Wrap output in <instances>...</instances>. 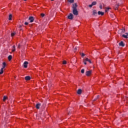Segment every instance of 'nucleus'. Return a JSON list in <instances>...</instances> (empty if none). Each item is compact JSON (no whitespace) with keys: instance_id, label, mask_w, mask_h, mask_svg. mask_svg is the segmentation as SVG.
Listing matches in <instances>:
<instances>
[{"instance_id":"obj_1","label":"nucleus","mask_w":128,"mask_h":128,"mask_svg":"<svg viewBox=\"0 0 128 128\" xmlns=\"http://www.w3.org/2000/svg\"><path fill=\"white\" fill-rule=\"evenodd\" d=\"M78 8V4L76 3L74 4H72V13L74 16L78 15V10L76 9Z\"/></svg>"},{"instance_id":"obj_2","label":"nucleus","mask_w":128,"mask_h":128,"mask_svg":"<svg viewBox=\"0 0 128 128\" xmlns=\"http://www.w3.org/2000/svg\"><path fill=\"white\" fill-rule=\"evenodd\" d=\"M28 20L30 21V22H33L34 20V17L33 16H30L29 18H28Z\"/></svg>"},{"instance_id":"obj_3","label":"nucleus","mask_w":128,"mask_h":128,"mask_svg":"<svg viewBox=\"0 0 128 128\" xmlns=\"http://www.w3.org/2000/svg\"><path fill=\"white\" fill-rule=\"evenodd\" d=\"M28 62H24L23 64L24 68H28Z\"/></svg>"},{"instance_id":"obj_4","label":"nucleus","mask_w":128,"mask_h":128,"mask_svg":"<svg viewBox=\"0 0 128 128\" xmlns=\"http://www.w3.org/2000/svg\"><path fill=\"white\" fill-rule=\"evenodd\" d=\"M68 18L70 20H72L74 18V15L70 14L68 16Z\"/></svg>"},{"instance_id":"obj_5","label":"nucleus","mask_w":128,"mask_h":128,"mask_svg":"<svg viewBox=\"0 0 128 128\" xmlns=\"http://www.w3.org/2000/svg\"><path fill=\"white\" fill-rule=\"evenodd\" d=\"M86 76H90V74H92V70L87 71V72H86Z\"/></svg>"},{"instance_id":"obj_6","label":"nucleus","mask_w":128,"mask_h":128,"mask_svg":"<svg viewBox=\"0 0 128 128\" xmlns=\"http://www.w3.org/2000/svg\"><path fill=\"white\" fill-rule=\"evenodd\" d=\"M124 32H125V29H124V28L118 31V33H119V34H123V33H124Z\"/></svg>"},{"instance_id":"obj_7","label":"nucleus","mask_w":128,"mask_h":128,"mask_svg":"<svg viewBox=\"0 0 128 128\" xmlns=\"http://www.w3.org/2000/svg\"><path fill=\"white\" fill-rule=\"evenodd\" d=\"M41 106V104H37L36 106V108L37 109H40V106Z\"/></svg>"},{"instance_id":"obj_8","label":"nucleus","mask_w":128,"mask_h":128,"mask_svg":"<svg viewBox=\"0 0 128 128\" xmlns=\"http://www.w3.org/2000/svg\"><path fill=\"white\" fill-rule=\"evenodd\" d=\"M98 14L101 15L102 16H104V12L99 11V12H98Z\"/></svg>"},{"instance_id":"obj_9","label":"nucleus","mask_w":128,"mask_h":128,"mask_svg":"<svg viewBox=\"0 0 128 128\" xmlns=\"http://www.w3.org/2000/svg\"><path fill=\"white\" fill-rule=\"evenodd\" d=\"M119 46H121L122 47H124V43L122 42H120V43H119Z\"/></svg>"},{"instance_id":"obj_10","label":"nucleus","mask_w":128,"mask_h":128,"mask_svg":"<svg viewBox=\"0 0 128 128\" xmlns=\"http://www.w3.org/2000/svg\"><path fill=\"white\" fill-rule=\"evenodd\" d=\"M31 78L30 77V76H26L25 77V80H30Z\"/></svg>"},{"instance_id":"obj_11","label":"nucleus","mask_w":128,"mask_h":128,"mask_svg":"<svg viewBox=\"0 0 128 128\" xmlns=\"http://www.w3.org/2000/svg\"><path fill=\"white\" fill-rule=\"evenodd\" d=\"M84 61H85V62H89L90 64H92V61H90V60H89V59L88 58L84 59Z\"/></svg>"},{"instance_id":"obj_12","label":"nucleus","mask_w":128,"mask_h":128,"mask_svg":"<svg viewBox=\"0 0 128 128\" xmlns=\"http://www.w3.org/2000/svg\"><path fill=\"white\" fill-rule=\"evenodd\" d=\"M82 90L81 89H78V91H77V94H82Z\"/></svg>"},{"instance_id":"obj_13","label":"nucleus","mask_w":128,"mask_h":128,"mask_svg":"<svg viewBox=\"0 0 128 128\" xmlns=\"http://www.w3.org/2000/svg\"><path fill=\"white\" fill-rule=\"evenodd\" d=\"M16 50V47L15 46H14L12 47V52H14Z\"/></svg>"},{"instance_id":"obj_14","label":"nucleus","mask_w":128,"mask_h":128,"mask_svg":"<svg viewBox=\"0 0 128 128\" xmlns=\"http://www.w3.org/2000/svg\"><path fill=\"white\" fill-rule=\"evenodd\" d=\"M92 14L94 16H96V14H98V12H96V10H93Z\"/></svg>"},{"instance_id":"obj_15","label":"nucleus","mask_w":128,"mask_h":128,"mask_svg":"<svg viewBox=\"0 0 128 128\" xmlns=\"http://www.w3.org/2000/svg\"><path fill=\"white\" fill-rule=\"evenodd\" d=\"M12 56H10V55L8 56V60L9 61L11 60H12Z\"/></svg>"},{"instance_id":"obj_16","label":"nucleus","mask_w":128,"mask_h":128,"mask_svg":"<svg viewBox=\"0 0 128 128\" xmlns=\"http://www.w3.org/2000/svg\"><path fill=\"white\" fill-rule=\"evenodd\" d=\"M12 14H10L8 16V20H12Z\"/></svg>"},{"instance_id":"obj_17","label":"nucleus","mask_w":128,"mask_h":128,"mask_svg":"<svg viewBox=\"0 0 128 128\" xmlns=\"http://www.w3.org/2000/svg\"><path fill=\"white\" fill-rule=\"evenodd\" d=\"M68 2L70 4H72V3H74V0H68Z\"/></svg>"},{"instance_id":"obj_18","label":"nucleus","mask_w":128,"mask_h":128,"mask_svg":"<svg viewBox=\"0 0 128 128\" xmlns=\"http://www.w3.org/2000/svg\"><path fill=\"white\" fill-rule=\"evenodd\" d=\"M4 68H2L0 72V74H2L4 73Z\"/></svg>"},{"instance_id":"obj_19","label":"nucleus","mask_w":128,"mask_h":128,"mask_svg":"<svg viewBox=\"0 0 128 128\" xmlns=\"http://www.w3.org/2000/svg\"><path fill=\"white\" fill-rule=\"evenodd\" d=\"M6 66V63L5 62L2 63V68H4Z\"/></svg>"},{"instance_id":"obj_20","label":"nucleus","mask_w":128,"mask_h":128,"mask_svg":"<svg viewBox=\"0 0 128 128\" xmlns=\"http://www.w3.org/2000/svg\"><path fill=\"white\" fill-rule=\"evenodd\" d=\"M7 99H8V97L6 96H4L3 98V101L5 102L6 100H7Z\"/></svg>"},{"instance_id":"obj_21","label":"nucleus","mask_w":128,"mask_h":128,"mask_svg":"<svg viewBox=\"0 0 128 128\" xmlns=\"http://www.w3.org/2000/svg\"><path fill=\"white\" fill-rule=\"evenodd\" d=\"M122 37H124V38H128V36H127V35H124V34H123L122 36Z\"/></svg>"},{"instance_id":"obj_22","label":"nucleus","mask_w":128,"mask_h":128,"mask_svg":"<svg viewBox=\"0 0 128 128\" xmlns=\"http://www.w3.org/2000/svg\"><path fill=\"white\" fill-rule=\"evenodd\" d=\"M92 5L94 6H95L96 4V2H92Z\"/></svg>"},{"instance_id":"obj_23","label":"nucleus","mask_w":128,"mask_h":128,"mask_svg":"<svg viewBox=\"0 0 128 128\" xmlns=\"http://www.w3.org/2000/svg\"><path fill=\"white\" fill-rule=\"evenodd\" d=\"M16 35V33L15 32H12L11 33V36L12 37Z\"/></svg>"},{"instance_id":"obj_24","label":"nucleus","mask_w":128,"mask_h":128,"mask_svg":"<svg viewBox=\"0 0 128 128\" xmlns=\"http://www.w3.org/2000/svg\"><path fill=\"white\" fill-rule=\"evenodd\" d=\"M100 98V96H98L94 100V101H96L98 100V98Z\"/></svg>"},{"instance_id":"obj_25","label":"nucleus","mask_w":128,"mask_h":128,"mask_svg":"<svg viewBox=\"0 0 128 128\" xmlns=\"http://www.w3.org/2000/svg\"><path fill=\"white\" fill-rule=\"evenodd\" d=\"M110 10V8H106L105 9V12H107L108 11Z\"/></svg>"},{"instance_id":"obj_26","label":"nucleus","mask_w":128,"mask_h":128,"mask_svg":"<svg viewBox=\"0 0 128 128\" xmlns=\"http://www.w3.org/2000/svg\"><path fill=\"white\" fill-rule=\"evenodd\" d=\"M40 16H42V18H44V16H45V14H40Z\"/></svg>"},{"instance_id":"obj_27","label":"nucleus","mask_w":128,"mask_h":128,"mask_svg":"<svg viewBox=\"0 0 128 128\" xmlns=\"http://www.w3.org/2000/svg\"><path fill=\"white\" fill-rule=\"evenodd\" d=\"M81 72H82V74H84V69H82V70H81Z\"/></svg>"},{"instance_id":"obj_28","label":"nucleus","mask_w":128,"mask_h":128,"mask_svg":"<svg viewBox=\"0 0 128 128\" xmlns=\"http://www.w3.org/2000/svg\"><path fill=\"white\" fill-rule=\"evenodd\" d=\"M62 64H67V62H66V61L64 60V61H63Z\"/></svg>"},{"instance_id":"obj_29","label":"nucleus","mask_w":128,"mask_h":128,"mask_svg":"<svg viewBox=\"0 0 128 128\" xmlns=\"http://www.w3.org/2000/svg\"><path fill=\"white\" fill-rule=\"evenodd\" d=\"M85 56H86V54H84V53H82V54H81V56H82V58H83Z\"/></svg>"},{"instance_id":"obj_30","label":"nucleus","mask_w":128,"mask_h":128,"mask_svg":"<svg viewBox=\"0 0 128 128\" xmlns=\"http://www.w3.org/2000/svg\"><path fill=\"white\" fill-rule=\"evenodd\" d=\"M76 50H78V47H76V48H74V52H76Z\"/></svg>"},{"instance_id":"obj_31","label":"nucleus","mask_w":128,"mask_h":128,"mask_svg":"<svg viewBox=\"0 0 128 128\" xmlns=\"http://www.w3.org/2000/svg\"><path fill=\"white\" fill-rule=\"evenodd\" d=\"M20 46H21L20 44H18V48H20Z\"/></svg>"},{"instance_id":"obj_32","label":"nucleus","mask_w":128,"mask_h":128,"mask_svg":"<svg viewBox=\"0 0 128 128\" xmlns=\"http://www.w3.org/2000/svg\"><path fill=\"white\" fill-rule=\"evenodd\" d=\"M92 6H94L92 5V4H90V5L88 6H89L90 8H92Z\"/></svg>"},{"instance_id":"obj_33","label":"nucleus","mask_w":128,"mask_h":128,"mask_svg":"<svg viewBox=\"0 0 128 128\" xmlns=\"http://www.w3.org/2000/svg\"><path fill=\"white\" fill-rule=\"evenodd\" d=\"M119 6V5L118 4H117L116 6V8L115 10H117V8H118V7Z\"/></svg>"},{"instance_id":"obj_34","label":"nucleus","mask_w":128,"mask_h":128,"mask_svg":"<svg viewBox=\"0 0 128 128\" xmlns=\"http://www.w3.org/2000/svg\"><path fill=\"white\" fill-rule=\"evenodd\" d=\"M84 63L85 65H86V62L84 61Z\"/></svg>"},{"instance_id":"obj_35","label":"nucleus","mask_w":128,"mask_h":128,"mask_svg":"<svg viewBox=\"0 0 128 128\" xmlns=\"http://www.w3.org/2000/svg\"><path fill=\"white\" fill-rule=\"evenodd\" d=\"M100 9H102V6L100 5Z\"/></svg>"},{"instance_id":"obj_36","label":"nucleus","mask_w":128,"mask_h":128,"mask_svg":"<svg viewBox=\"0 0 128 128\" xmlns=\"http://www.w3.org/2000/svg\"><path fill=\"white\" fill-rule=\"evenodd\" d=\"M24 24L25 25H28V22H24Z\"/></svg>"},{"instance_id":"obj_37","label":"nucleus","mask_w":128,"mask_h":128,"mask_svg":"<svg viewBox=\"0 0 128 128\" xmlns=\"http://www.w3.org/2000/svg\"><path fill=\"white\" fill-rule=\"evenodd\" d=\"M70 110V109H68V114H70V112H69Z\"/></svg>"},{"instance_id":"obj_38","label":"nucleus","mask_w":128,"mask_h":128,"mask_svg":"<svg viewBox=\"0 0 128 128\" xmlns=\"http://www.w3.org/2000/svg\"><path fill=\"white\" fill-rule=\"evenodd\" d=\"M22 28V25H20V26H19V28Z\"/></svg>"},{"instance_id":"obj_39","label":"nucleus","mask_w":128,"mask_h":128,"mask_svg":"<svg viewBox=\"0 0 128 128\" xmlns=\"http://www.w3.org/2000/svg\"><path fill=\"white\" fill-rule=\"evenodd\" d=\"M126 36H128V33H126Z\"/></svg>"},{"instance_id":"obj_40","label":"nucleus","mask_w":128,"mask_h":128,"mask_svg":"<svg viewBox=\"0 0 128 128\" xmlns=\"http://www.w3.org/2000/svg\"><path fill=\"white\" fill-rule=\"evenodd\" d=\"M52 1H54V0H51Z\"/></svg>"},{"instance_id":"obj_41","label":"nucleus","mask_w":128,"mask_h":128,"mask_svg":"<svg viewBox=\"0 0 128 128\" xmlns=\"http://www.w3.org/2000/svg\"><path fill=\"white\" fill-rule=\"evenodd\" d=\"M24 1H26L27 0H24Z\"/></svg>"}]
</instances>
